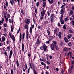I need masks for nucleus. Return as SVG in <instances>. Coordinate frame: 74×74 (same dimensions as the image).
Instances as JSON below:
<instances>
[{"label":"nucleus","mask_w":74,"mask_h":74,"mask_svg":"<svg viewBox=\"0 0 74 74\" xmlns=\"http://www.w3.org/2000/svg\"><path fill=\"white\" fill-rule=\"evenodd\" d=\"M48 46H47L44 43L43 45V46H41L40 47V49L41 50H44V51H46V50H47V49Z\"/></svg>","instance_id":"f257e3e1"},{"label":"nucleus","mask_w":74,"mask_h":74,"mask_svg":"<svg viewBox=\"0 0 74 74\" xmlns=\"http://www.w3.org/2000/svg\"><path fill=\"white\" fill-rule=\"evenodd\" d=\"M25 23H26L27 24V25H28H28L29 24L30 22V19H26L25 20Z\"/></svg>","instance_id":"f03ea898"},{"label":"nucleus","mask_w":74,"mask_h":74,"mask_svg":"<svg viewBox=\"0 0 74 74\" xmlns=\"http://www.w3.org/2000/svg\"><path fill=\"white\" fill-rule=\"evenodd\" d=\"M51 48L52 50H54V43H52L51 45Z\"/></svg>","instance_id":"7ed1b4c3"},{"label":"nucleus","mask_w":74,"mask_h":74,"mask_svg":"<svg viewBox=\"0 0 74 74\" xmlns=\"http://www.w3.org/2000/svg\"><path fill=\"white\" fill-rule=\"evenodd\" d=\"M4 21V19L3 18H2L1 20L0 21V25H2L3 24Z\"/></svg>","instance_id":"20e7f679"},{"label":"nucleus","mask_w":74,"mask_h":74,"mask_svg":"<svg viewBox=\"0 0 74 74\" xmlns=\"http://www.w3.org/2000/svg\"><path fill=\"white\" fill-rule=\"evenodd\" d=\"M39 39L40 37L39 36H38V38L37 39V41L36 42V44H40V42Z\"/></svg>","instance_id":"39448f33"},{"label":"nucleus","mask_w":74,"mask_h":74,"mask_svg":"<svg viewBox=\"0 0 74 74\" xmlns=\"http://www.w3.org/2000/svg\"><path fill=\"white\" fill-rule=\"evenodd\" d=\"M13 51L12 50H10V55L9 56V59H10L11 56H12V53Z\"/></svg>","instance_id":"423d86ee"},{"label":"nucleus","mask_w":74,"mask_h":74,"mask_svg":"<svg viewBox=\"0 0 74 74\" xmlns=\"http://www.w3.org/2000/svg\"><path fill=\"white\" fill-rule=\"evenodd\" d=\"M1 39L2 40V42H5L6 40V38H5V36H2Z\"/></svg>","instance_id":"0eeeda50"},{"label":"nucleus","mask_w":74,"mask_h":74,"mask_svg":"<svg viewBox=\"0 0 74 74\" xmlns=\"http://www.w3.org/2000/svg\"><path fill=\"white\" fill-rule=\"evenodd\" d=\"M64 39L65 40V42L66 43H68V42H69V40L67 39V38L66 37H64Z\"/></svg>","instance_id":"6e6552de"},{"label":"nucleus","mask_w":74,"mask_h":74,"mask_svg":"<svg viewBox=\"0 0 74 74\" xmlns=\"http://www.w3.org/2000/svg\"><path fill=\"white\" fill-rule=\"evenodd\" d=\"M72 53L71 51H69L68 53V55L69 56V55H70V58H72V56L71 55Z\"/></svg>","instance_id":"1a4fd4ad"},{"label":"nucleus","mask_w":74,"mask_h":74,"mask_svg":"<svg viewBox=\"0 0 74 74\" xmlns=\"http://www.w3.org/2000/svg\"><path fill=\"white\" fill-rule=\"evenodd\" d=\"M19 37V40L20 42H21L22 40V34L21 33H20V34Z\"/></svg>","instance_id":"9d476101"},{"label":"nucleus","mask_w":74,"mask_h":74,"mask_svg":"<svg viewBox=\"0 0 74 74\" xmlns=\"http://www.w3.org/2000/svg\"><path fill=\"white\" fill-rule=\"evenodd\" d=\"M48 1L50 4H52L54 2L53 0H51V1L50 0H48Z\"/></svg>","instance_id":"9b49d317"},{"label":"nucleus","mask_w":74,"mask_h":74,"mask_svg":"<svg viewBox=\"0 0 74 74\" xmlns=\"http://www.w3.org/2000/svg\"><path fill=\"white\" fill-rule=\"evenodd\" d=\"M10 2L12 5H13V3H14V0H10Z\"/></svg>","instance_id":"f8f14e48"},{"label":"nucleus","mask_w":74,"mask_h":74,"mask_svg":"<svg viewBox=\"0 0 74 74\" xmlns=\"http://www.w3.org/2000/svg\"><path fill=\"white\" fill-rule=\"evenodd\" d=\"M58 37L59 38H61V35H62V32H59L58 33Z\"/></svg>","instance_id":"ddd939ff"},{"label":"nucleus","mask_w":74,"mask_h":74,"mask_svg":"<svg viewBox=\"0 0 74 74\" xmlns=\"http://www.w3.org/2000/svg\"><path fill=\"white\" fill-rule=\"evenodd\" d=\"M63 14H61V16L60 17V21L61 23L62 19L63 18Z\"/></svg>","instance_id":"4468645a"},{"label":"nucleus","mask_w":74,"mask_h":74,"mask_svg":"<svg viewBox=\"0 0 74 74\" xmlns=\"http://www.w3.org/2000/svg\"><path fill=\"white\" fill-rule=\"evenodd\" d=\"M22 50L23 51H24V44L23 43H22Z\"/></svg>","instance_id":"2eb2a0df"},{"label":"nucleus","mask_w":74,"mask_h":74,"mask_svg":"<svg viewBox=\"0 0 74 74\" xmlns=\"http://www.w3.org/2000/svg\"><path fill=\"white\" fill-rule=\"evenodd\" d=\"M25 34H23V36L22 37V39L24 41L25 40Z\"/></svg>","instance_id":"dca6fc26"},{"label":"nucleus","mask_w":74,"mask_h":74,"mask_svg":"<svg viewBox=\"0 0 74 74\" xmlns=\"http://www.w3.org/2000/svg\"><path fill=\"white\" fill-rule=\"evenodd\" d=\"M74 14V12L73 10H70V14H71L72 15L73 17V14Z\"/></svg>","instance_id":"f3484780"},{"label":"nucleus","mask_w":74,"mask_h":74,"mask_svg":"<svg viewBox=\"0 0 74 74\" xmlns=\"http://www.w3.org/2000/svg\"><path fill=\"white\" fill-rule=\"evenodd\" d=\"M12 40H13V41L14 42L15 40V38H14V35H12Z\"/></svg>","instance_id":"a211bd4d"},{"label":"nucleus","mask_w":74,"mask_h":74,"mask_svg":"<svg viewBox=\"0 0 74 74\" xmlns=\"http://www.w3.org/2000/svg\"><path fill=\"white\" fill-rule=\"evenodd\" d=\"M24 28L25 29H27L28 28V25H25V26H24Z\"/></svg>","instance_id":"6ab92c4d"},{"label":"nucleus","mask_w":74,"mask_h":74,"mask_svg":"<svg viewBox=\"0 0 74 74\" xmlns=\"http://www.w3.org/2000/svg\"><path fill=\"white\" fill-rule=\"evenodd\" d=\"M53 44H54V49H55V46H56V41H53Z\"/></svg>","instance_id":"aec40b11"},{"label":"nucleus","mask_w":74,"mask_h":74,"mask_svg":"<svg viewBox=\"0 0 74 74\" xmlns=\"http://www.w3.org/2000/svg\"><path fill=\"white\" fill-rule=\"evenodd\" d=\"M46 5V2H44L43 3V7H45V6Z\"/></svg>","instance_id":"412c9836"},{"label":"nucleus","mask_w":74,"mask_h":74,"mask_svg":"<svg viewBox=\"0 0 74 74\" xmlns=\"http://www.w3.org/2000/svg\"><path fill=\"white\" fill-rule=\"evenodd\" d=\"M60 12L61 13V14H63V13H64L63 9H62L61 10Z\"/></svg>","instance_id":"4be33fe9"},{"label":"nucleus","mask_w":74,"mask_h":74,"mask_svg":"<svg viewBox=\"0 0 74 74\" xmlns=\"http://www.w3.org/2000/svg\"><path fill=\"white\" fill-rule=\"evenodd\" d=\"M3 25L4 27H7V23H4V24H3Z\"/></svg>","instance_id":"5701e85b"},{"label":"nucleus","mask_w":74,"mask_h":74,"mask_svg":"<svg viewBox=\"0 0 74 74\" xmlns=\"http://www.w3.org/2000/svg\"><path fill=\"white\" fill-rule=\"evenodd\" d=\"M58 31V28H56L54 31V32L55 33H56Z\"/></svg>","instance_id":"b1692460"},{"label":"nucleus","mask_w":74,"mask_h":74,"mask_svg":"<svg viewBox=\"0 0 74 74\" xmlns=\"http://www.w3.org/2000/svg\"><path fill=\"white\" fill-rule=\"evenodd\" d=\"M33 71L34 73V74H37V73L34 69H33Z\"/></svg>","instance_id":"393cba45"},{"label":"nucleus","mask_w":74,"mask_h":74,"mask_svg":"<svg viewBox=\"0 0 74 74\" xmlns=\"http://www.w3.org/2000/svg\"><path fill=\"white\" fill-rule=\"evenodd\" d=\"M11 74H14V70L13 69H11Z\"/></svg>","instance_id":"a878e982"},{"label":"nucleus","mask_w":74,"mask_h":74,"mask_svg":"<svg viewBox=\"0 0 74 74\" xmlns=\"http://www.w3.org/2000/svg\"><path fill=\"white\" fill-rule=\"evenodd\" d=\"M16 64L17 65V66H18V67L19 66V62L18 60H17L16 61Z\"/></svg>","instance_id":"bb28decb"},{"label":"nucleus","mask_w":74,"mask_h":74,"mask_svg":"<svg viewBox=\"0 0 74 74\" xmlns=\"http://www.w3.org/2000/svg\"><path fill=\"white\" fill-rule=\"evenodd\" d=\"M26 39L28 40V39H29V34L27 35H26Z\"/></svg>","instance_id":"cd10ccee"},{"label":"nucleus","mask_w":74,"mask_h":74,"mask_svg":"<svg viewBox=\"0 0 74 74\" xmlns=\"http://www.w3.org/2000/svg\"><path fill=\"white\" fill-rule=\"evenodd\" d=\"M72 36L71 35H68L67 38L68 39H70L71 38V37Z\"/></svg>","instance_id":"c85d7f7f"},{"label":"nucleus","mask_w":74,"mask_h":74,"mask_svg":"<svg viewBox=\"0 0 74 74\" xmlns=\"http://www.w3.org/2000/svg\"><path fill=\"white\" fill-rule=\"evenodd\" d=\"M56 49L57 50H59V47H58V46H56Z\"/></svg>","instance_id":"c756f323"},{"label":"nucleus","mask_w":74,"mask_h":74,"mask_svg":"<svg viewBox=\"0 0 74 74\" xmlns=\"http://www.w3.org/2000/svg\"><path fill=\"white\" fill-rule=\"evenodd\" d=\"M29 31H30V33H32V27H31V28H30Z\"/></svg>","instance_id":"7c9ffc66"},{"label":"nucleus","mask_w":74,"mask_h":74,"mask_svg":"<svg viewBox=\"0 0 74 74\" xmlns=\"http://www.w3.org/2000/svg\"><path fill=\"white\" fill-rule=\"evenodd\" d=\"M72 71L71 70V69H69V72H70V73H71V72H72Z\"/></svg>","instance_id":"2f4dec72"},{"label":"nucleus","mask_w":74,"mask_h":74,"mask_svg":"<svg viewBox=\"0 0 74 74\" xmlns=\"http://www.w3.org/2000/svg\"><path fill=\"white\" fill-rule=\"evenodd\" d=\"M42 12L43 13V15L44 16L45 14V10H44V9L42 11Z\"/></svg>","instance_id":"473e14b6"},{"label":"nucleus","mask_w":74,"mask_h":74,"mask_svg":"<svg viewBox=\"0 0 74 74\" xmlns=\"http://www.w3.org/2000/svg\"><path fill=\"white\" fill-rule=\"evenodd\" d=\"M64 23V21L63 20V18H62L61 24H63Z\"/></svg>","instance_id":"72a5a7b5"},{"label":"nucleus","mask_w":74,"mask_h":74,"mask_svg":"<svg viewBox=\"0 0 74 74\" xmlns=\"http://www.w3.org/2000/svg\"><path fill=\"white\" fill-rule=\"evenodd\" d=\"M51 22V23H52L53 22V20L52 18H51V20H50Z\"/></svg>","instance_id":"f704fd0d"},{"label":"nucleus","mask_w":74,"mask_h":74,"mask_svg":"<svg viewBox=\"0 0 74 74\" xmlns=\"http://www.w3.org/2000/svg\"><path fill=\"white\" fill-rule=\"evenodd\" d=\"M39 2H38L36 4V5L37 7H38V6L39 5Z\"/></svg>","instance_id":"c9c22d12"},{"label":"nucleus","mask_w":74,"mask_h":74,"mask_svg":"<svg viewBox=\"0 0 74 74\" xmlns=\"http://www.w3.org/2000/svg\"><path fill=\"white\" fill-rule=\"evenodd\" d=\"M25 70L27 69V66L26 64H25Z\"/></svg>","instance_id":"e433bc0d"},{"label":"nucleus","mask_w":74,"mask_h":74,"mask_svg":"<svg viewBox=\"0 0 74 74\" xmlns=\"http://www.w3.org/2000/svg\"><path fill=\"white\" fill-rule=\"evenodd\" d=\"M68 45H69V46H71V42H69L68 43Z\"/></svg>","instance_id":"4c0bfd02"},{"label":"nucleus","mask_w":74,"mask_h":74,"mask_svg":"<svg viewBox=\"0 0 74 74\" xmlns=\"http://www.w3.org/2000/svg\"><path fill=\"white\" fill-rule=\"evenodd\" d=\"M63 28H64V29H66V25H64L63 26Z\"/></svg>","instance_id":"58836bf2"},{"label":"nucleus","mask_w":74,"mask_h":74,"mask_svg":"<svg viewBox=\"0 0 74 74\" xmlns=\"http://www.w3.org/2000/svg\"><path fill=\"white\" fill-rule=\"evenodd\" d=\"M5 3H6V5L7 6H8V3L7 1L6 0H5Z\"/></svg>","instance_id":"ea45409f"},{"label":"nucleus","mask_w":74,"mask_h":74,"mask_svg":"<svg viewBox=\"0 0 74 74\" xmlns=\"http://www.w3.org/2000/svg\"><path fill=\"white\" fill-rule=\"evenodd\" d=\"M30 68H29L28 69L27 72H28V73H29L30 70Z\"/></svg>","instance_id":"a19ab883"},{"label":"nucleus","mask_w":74,"mask_h":74,"mask_svg":"<svg viewBox=\"0 0 74 74\" xmlns=\"http://www.w3.org/2000/svg\"><path fill=\"white\" fill-rule=\"evenodd\" d=\"M68 18V17H66V18H65L64 19V20L65 22L67 21Z\"/></svg>","instance_id":"79ce46f5"},{"label":"nucleus","mask_w":74,"mask_h":74,"mask_svg":"<svg viewBox=\"0 0 74 74\" xmlns=\"http://www.w3.org/2000/svg\"><path fill=\"white\" fill-rule=\"evenodd\" d=\"M4 54L6 56H7V53L6 52V51H5L4 53Z\"/></svg>","instance_id":"37998d69"},{"label":"nucleus","mask_w":74,"mask_h":74,"mask_svg":"<svg viewBox=\"0 0 74 74\" xmlns=\"http://www.w3.org/2000/svg\"><path fill=\"white\" fill-rule=\"evenodd\" d=\"M47 33H48V35H49L50 34V32L49 31V30H47Z\"/></svg>","instance_id":"c03bdc74"},{"label":"nucleus","mask_w":74,"mask_h":74,"mask_svg":"<svg viewBox=\"0 0 74 74\" xmlns=\"http://www.w3.org/2000/svg\"><path fill=\"white\" fill-rule=\"evenodd\" d=\"M3 35L4 36H5L6 37L7 36V34L6 33H5V34H4Z\"/></svg>","instance_id":"a18cd8bd"},{"label":"nucleus","mask_w":74,"mask_h":74,"mask_svg":"<svg viewBox=\"0 0 74 74\" xmlns=\"http://www.w3.org/2000/svg\"><path fill=\"white\" fill-rule=\"evenodd\" d=\"M58 27H60L61 26L60 24L59 23H58Z\"/></svg>","instance_id":"49530a36"},{"label":"nucleus","mask_w":74,"mask_h":74,"mask_svg":"<svg viewBox=\"0 0 74 74\" xmlns=\"http://www.w3.org/2000/svg\"><path fill=\"white\" fill-rule=\"evenodd\" d=\"M54 14H51V17H53V16H54Z\"/></svg>","instance_id":"de8ad7c7"},{"label":"nucleus","mask_w":74,"mask_h":74,"mask_svg":"<svg viewBox=\"0 0 74 74\" xmlns=\"http://www.w3.org/2000/svg\"><path fill=\"white\" fill-rule=\"evenodd\" d=\"M47 14L48 16H50V13L49 12H47Z\"/></svg>","instance_id":"09e8293b"},{"label":"nucleus","mask_w":74,"mask_h":74,"mask_svg":"<svg viewBox=\"0 0 74 74\" xmlns=\"http://www.w3.org/2000/svg\"><path fill=\"white\" fill-rule=\"evenodd\" d=\"M73 65H72L71 66V71H72V69H73Z\"/></svg>","instance_id":"8fccbe9b"},{"label":"nucleus","mask_w":74,"mask_h":74,"mask_svg":"<svg viewBox=\"0 0 74 74\" xmlns=\"http://www.w3.org/2000/svg\"><path fill=\"white\" fill-rule=\"evenodd\" d=\"M35 12L36 13H37V9L36 8H35Z\"/></svg>","instance_id":"3c124183"},{"label":"nucleus","mask_w":74,"mask_h":74,"mask_svg":"<svg viewBox=\"0 0 74 74\" xmlns=\"http://www.w3.org/2000/svg\"><path fill=\"white\" fill-rule=\"evenodd\" d=\"M9 21L10 23H12V21L11 19H9Z\"/></svg>","instance_id":"603ef678"},{"label":"nucleus","mask_w":74,"mask_h":74,"mask_svg":"<svg viewBox=\"0 0 74 74\" xmlns=\"http://www.w3.org/2000/svg\"><path fill=\"white\" fill-rule=\"evenodd\" d=\"M29 34V32H28V29H27L26 35H27V34Z\"/></svg>","instance_id":"864d4df0"},{"label":"nucleus","mask_w":74,"mask_h":74,"mask_svg":"<svg viewBox=\"0 0 74 74\" xmlns=\"http://www.w3.org/2000/svg\"><path fill=\"white\" fill-rule=\"evenodd\" d=\"M11 31L12 32H13V27H11Z\"/></svg>","instance_id":"5fc2aeb1"},{"label":"nucleus","mask_w":74,"mask_h":74,"mask_svg":"<svg viewBox=\"0 0 74 74\" xmlns=\"http://www.w3.org/2000/svg\"><path fill=\"white\" fill-rule=\"evenodd\" d=\"M71 23H72V25H74V21H72L71 22Z\"/></svg>","instance_id":"6e6d98bb"},{"label":"nucleus","mask_w":74,"mask_h":74,"mask_svg":"<svg viewBox=\"0 0 74 74\" xmlns=\"http://www.w3.org/2000/svg\"><path fill=\"white\" fill-rule=\"evenodd\" d=\"M44 68L45 69L46 68V64H44Z\"/></svg>","instance_id":"4d7b16f0"},{"label":"nucleus","mask_w":74,"mask_h":74,"mask_svg":"<svg viewBox=\"0 0 74 74\" xmlns=\"http://www.w3.org/2000/svg\"><path fill=\"white\" fill-rule=\"evenodd\" d=\"M64 72V71L63 70V69H62V71H61L62 74H63Z\"/></svg>","instance_id":"13d9d810"},{"label":"nucleus","mask_w":74,"mask_h":74,"mask_svg":"<svg viewBox=\"0 0 74 74\" xmlns=\"http://www.w3.org/2000/svg\"><path fill=\"white\" fill-rule=\"evenodd\" d=\"M41 65H43L44 64V63L43 62H42H42H41Z\"/></svg>","instance_id":"bf43d9fd"},{"label":"nucleus","mask_w":74,"mask_h":74,"mask_svg":"<svg viewBox=\"0 0 74 74\" xmlns=\"http://www.w3.org/2000/svg\"><path fill=\"white\" fill-rule=\"evenodd\" d=\"M7 49H8V50H10V46H8L7 47Z\"/></svg>","instance_id":"052dcab7"},{"label":"nucleus","mask_w":74,"mask_h":74,"mask_svg":"<svg viewBox=\"0 0 74 74\" xmlns=\"http://www.w3.org/2000/svg\"><path fill=\"white\" fill-rule=\"evenodd\" d=\"M9 35L10 36L11 38H12V36L11 35V33H10V32H9Z\"/></svg>","instance_id":"680f3d73"},{"label":"nucleus","mask_w":74,"mask_h":74,"mask_svg":"<svg viewBox=\"0 0 74 74\" xmlns=\"http://www.w3.org/2000/svg\"><path fill=\"white\" fill-rule=\"evenodd\" d=\"M7 16H8V18H10V14H8Z\"/></svg>","instance_id":"e2e57ef3"},{"label":"nucleus","mask_w":74,"mask_h":74,"mask_svg":"<svg viewBox=\"0 0 74 74\" xmlns=\"http://www.w3.org/2000/svg\"><path fill=\"white\" fill-rule=\"evenodd\" d=\"M67 50V48H66V47H65V48H64V51H66V50Z\"/></svg>","instance_id":"0e129e2a"},{"label":"nucleus","mask_w":74,"mask_h":74,"mask_svg":"<svg viewBox=\"0 0 74 74\" xmlns=\"http://www.w3.org/2000/svg\"><path fill=\"white\" fill-rule=\"evenodd\" d=\"M43 19V17L42 16V17H40V20H42Z\"/></svg>","instance_id":"69168bd1"},{"label":"nucleus","mask_w":74,"mask_h":74,"mask_svg":"<svg viewBox=\"0 0 74 74\" xmlns=\"http://www.w3.org/2000/svg\"><path fill=\"white\" fill-rule=\"evenodd\" d=\"M72 10H74V6H72L71 8Z\"/></svg>","instance_id":"338daca9"},{"label":"nucleus","mask_w":74,"mask_h":74,"mask_svg":"<svg viewBox=\"0 0 74 74\" xmlns=\"http://www.w3.org/2000/svg\"><path fill=\"white\" fill-rule=\"evenodd\" d=\"M71 63L72 64H74V60H73V61H72Z\"/></svg>","instance_id":"774afa93"}]
</instances>
